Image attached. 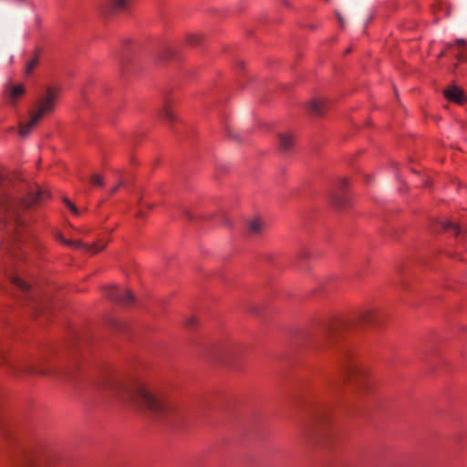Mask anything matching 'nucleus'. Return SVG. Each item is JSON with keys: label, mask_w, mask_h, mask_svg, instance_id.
Returning a JSON list of instances; mask_svg holds the SVG:
<instances>
[{"label": "nucleus", "mask_w": 467, "mask_h": 467, "mask_svg": "<svg viewBox=\"0 0 467 467\" xmlns=\"http://www.w3.org/2000/svg\"><path fill=\"white\" fill-rule=\"evenodd\" d=\"M118 392L122 400L130 402L143 410L160 413L165 408L164 400L150 393L147 388L140 382H135L132 385L121 383L119 386Z\"/></svg>", "instance_id": "1"}, {"label": "nucleus", "mask_w": 467, "mask_h": 467, "mask_svg": "<svg viewBox=\"0 0 467 467\" xmlns=\"http://www.w3.org/2000/svg\"><path fill=\"white\" fill-rule=\"evenodd\" d=\"M59 90L56 87H48L45 95L38 99L35 109L30 113V119L26 122L19 124V135L21 137L27 136L36 127L37 122L45 116L53 111Z\"/></svg>", "instance_id": "2"}, {"label": "nucleus", "mask_w": 467, "mask_h": 467, "mask_svg": "<svg viewBox=\"0 0 467 467\" xmlns=\"http://www.w3.org/2000/svg\"><path fill=\"white\" fill-rule=\"evenodd\" d=\"M106 296L114 302L129 305L133 302L134 296L130 290L122 291L116 285H110L106 288Z\"/></svg>", "instance_id": "3"}, {"label": "nucleus", "mask_w": 467, "mask_h": 467, "mask_svg": "<svg viewBox=\"0 0 467 467\" xmlns=\"http://www.w3.org/2000/svg\"><path fill=\"white\" fill-rule=\"evenodd\" d=\"M444 98L451 102L462 105L467 101L463 90L456 86L450 87L443 91Z\"/></svg>", "instance_id": "4"}, {"label": "nucleus", "mask_w": 467, "mask_h": 467, "mask_svg": "<svg viewBox=\"0 0 467 467\" xmlns=\"http://www.w3.org/2000/svg\"><path fill=\"white\" fill-rule=\"evenodd\" d=\"M131 0H108L103 7L102 13L104 16H109L113 13L122 11L130 5Z\"/></svg>", "instance_id": "5"}, {"label": "nucleus", "mask_w": 467, "mask_h": 467, "mask_svg": "<svg viewBox=\"0 0 467 467\" xmlns=\"http://www.w3.org/2000/svg\"><path fill=\"white\" fill-rule=\"evenodd\" d=\"M280 147L283 150H289L293 144V137L290 134H282L279 137Z\"/></svg>", "instance_id": "6"}, {"label": "nucleus", "mask_w": 467, "mask_h": 467, "mask_svg": "<svg viewBox=\"0 0 467 467\" xmlns=\"http://www.w3.org/2000/svg\"><path fill=\"white\" fill-rule=\"evenodd\" d=\"M25 92V88L23 85L21 84H18V85H16L14 86L11 90H10V98L13 99V100H16L18 97H20L21 95H23Z\"/></svg>", "instance_id": "7"}, {"label": "nucleus", "mask_w": 467, "mask_h": 467, "mask_svg": "<svg viewBox=\"0 0 467 467\" xmlns=\"http://www.w3.org/2000/svg\"><path fill=\"white\" fill-rule=\"evenodd\" d=\"M263 223L260 219H254L249 223V231L252 234H258L262 229Z\"/></svg>", "instance_id": "8"}, {"label": "nucleus", "mask_w": 467, "mask_h": 467, "mask_svg": "<svg viewBox=\"0 0 467 467\" xmlns=\"http://www.w3.org/2000/svg\"><path fill=\"white\" fill-rule=\"evenodd\" d=\"M12 282L14 285H16L23 291H26L28 289V285H26V283L17 276L13 277Z\"/></svg>", "instance_id": "9"}, {"label": "nucleus", "mask_w": 467, "mask_h": 467, "mask_svg": "<svg viewBox=\"0 0 467 467\" xmlns=\"http://www.w3.org/2000/svg\"><path fill=\"white\" fill-rule=\"evenodd\" d=\"M37 58L35 57L31 60H29L27 63H26V75H29L33 70L34 68L36 67V66L37 65Z\"/></svg>", "instance_id": "10"}, {"label": "nucleus", "mask_w": 467, "mask_h": 467, "mask_svg": "<svg viewBox=\"0 0 467 467\" xmlns=\"http://www.w3.org/2000/svg\"><path fill=\"white\" fill-rule=\"evenodd\" d=\"M90 182L94 186H102L103 185V178L99 174H94L90 177Z\"/></svg>", "instance_id": "11"}, {"label": "nucleus", "mask_w": 467, "mask_h": 467, "mask_svg": "<svg viewBox=\"0 0 467 467\" xmlns=\"http://www.w3.org/2000/svg\"><path fill=\"white\" fill-rule=\"evenodd\" d=\"M105 246H106L105 242H99L97 244H92V246L90 247V251H91V253L96 254V253L101 251Z\"/></svg>", "instance_id": "12"}, {"label": "nucleus", "mask_w": 467, "mask_h": 467, "mask_svg": "<svg viewBox=\"0 0 467 467\" xmlns=\"http://www.w3.org/2000/svg\"><path fill=\"white\" fill-rule=\"evenodd\" d=\"M310 108H311L312 111H314L317 114L321 113V106L318 101H312L310 103Z\"/></svg>", "instance_id": "13"}, {"label": "nucleus", "mask_w": 467, "mask_h": 467, "mask_svg": "<svg viewBox=\"0 0 467 467\" xmlns=\"http://www.w3.org/2000/svg\"><path fill=\"white\" fill-rule=\"evenodd\" d=\"M66 205L67 206V208L74 213V214H78V209L76 207V205L71 202L68 199H65L64 200Z\"/></svg>", "instance_id": "14"}, {"label": "nucleus", "mask_w": 467, "mask_h": 467, "mask_svg": "<svg viewBox=\"0 0 467 467\" xmlns=\"http://www.w3.org/2000/svg\"><path fill=\"white\" fill-rule=\"evenodd\" d=\"M371 316H372V311H368V312L362 314L361 318L364 322H369Z\"/></svg>", "instance_id": "15"}, {"label": "nucleus", "mask_w": 467, "mask_h": 467, "mask_svg": "<svg viewBox=\"0 0 467 467\" xmlns=\"http://www.w3.org/2000/svg\"><path fill=\"white\" fill-rule=\"evenodd\" d=\"M47 462L52 464L60 463L59 459L57 456H54V459H51L49 456L47 457Z\"/></svg>", "instance_id": "16"}, {"label": "nucleus", "mask_w": 467, "mask_h": 467, "mask_svg": "<svg viewBox=\"0 0 467 467\" xmlns=\"http://www.w3.org/2000/svg\"><path fill=\"white\" fill-rule=\"evenodd\" d=\"M455 43L459 46H463L465 44V40L463 39H457Z\"/></svg>", "instance_id": "17"}, {"label": "nucleus", "mask_w": 467, "mask_h": 467, "mask_svg": "<svg viewBox=\"0 0 467 467\" xmlns=\"http://www.w3.org/2000/svg\"><path fill=\"white\" fill-rule=\"evenodd\" d=\"M166 117L169 119H172V118H173L172 113L169 109L166 110Z\"/></svg>", "instance_id": "18"}]
</instances>
